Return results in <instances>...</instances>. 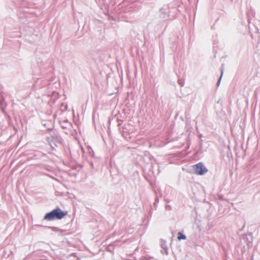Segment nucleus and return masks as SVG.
Listing matches in <instances>:
<instances>
[{"mask_svg": "<svg viewBox=\"0 0 260 260\" xmlns=\"http://www.w3.org/2000/svg\"><path fill=\"white\" fill-rule=\"evenodd\" d=\"M67 214V212L62 211L59 207H57L51 212L47 213L44 220L52 221L54 219H61Z\"/></svg>", "mask_w": 260, "mask_h": 260, "instance_id": "f257e3e1", "label": "nucleus"}, {"mask_svg": "<svg viewBox=\"0 0 260 260\" xmlns=\"http://www.w3.org/2000/svg\"><path fill=\"white\" fill-rule=\"evenodd\" d=\"M193 168L195 173L199 175H203L208 172L206 167L201 162L193 165Z\"/></svg>", "mask_w": 260, "mask_h": 260, "instance_id": "f03ea898", "label": "nucleus"}, {"mask_svg": "<svg viewBox=\"0 0 260 260\" xmlns=\"http://www.w3.org/2000/svg\"><path fill=\"white\" fill-rule=\"evenodd\" d=\"M48 142L50 143L51 148L54 149V148L52 145V142L54 144L55 146H57L56 143H61V138L58 135L52 133L50 134V137H48L47 139Z\"/></svg>", "mask_w": 260, "mask_h": 260, "instance_id": "7ed1b4c3", "label": "nucleus"}, {"mask_svg": "<svg viewBox=\"0 0 260 260\" xmlns=\"http://www.w3.org/2000/svg\"><path fill=\"white\" fill-rule=\"evenodd\" d=\"M169 11L167 6L161 8L159 10L160 17L162 18H167L169 17Z\"/></svg>", "mask_w": 260, "mask_h": 260, "instance_id": "20e7f679", "label": "nucleus"}, {"mask_svg": "<svg viewBox=\"0 0 260 260\" xmlns=\"http://www.w3.org/2000/svg\"><path fill=\"white\" fill-rule=\"evenodd\" d=\"M223 66L224 65L223 64H222L221 66V75H220V77L219 78V79H218V80L217 81V86H218L220 84V81H221V77L222 76V74H223Z\"/></svg>", "mask_w": 260, "mask_h": 260, "instance_id": "39448f33", "label": "nucleus"}, {"mask_svg": "<svg viewBox=\"0 0 260 260\" xmlns=\"http://www.w3.org/2000/svg\"><path fill=\"white\" fill-rule=\"evenodd\" d=\"M177 238L179 240H185L186 239V237L185 236V235L182 234L181 232H179L178 234Z\"/></svg>", "mask_w": 260, "mask_h": 260, "instance_id": "423d86ee", "label": "nucleus"}, {"mask_svg": "<svg viewBox=\"0 0 260 260\" xmlns=\"http://www.w3.org/2000/svg\"><path fill=\"white\" fill-rule=\"evenodd\" d=\"M161 248L162 249V253L167 255L168 254V249L166 245H162Z\"/></svg>", "mask_w": 260, "mask_h": 260, "instance_id": "0eeeda50", "label": "nucleus"}, {"mask_svg": "<svg viewBox=\"0 0 260 260\" xmlns=\"http://www.w3.org/2000/svg\"><path fill=\"white\" fill-rule=\"evenodd\" d=\"M178 83L181 86H183L184 85V81L182 79H178Z\"/></svg>", "mask_w": 260, "mask_h": 260, "instance_id": "6e6552de", "label": "nucleus"}, {"mask_svg": "<svg viewBox=\"0 0 260 260\" xmlns=\"http://www.w3.org/2000/svg\"><path fill=\"white\" fill-rule=\"evenodd\" d=\"M158 202H159L158 197H156L155 200V202H154V204H153L154 206L155 207L156 205V204L157 203H158Z\"/></svg>", "mask_w": 260, "mask_h": 260, "instance_id": "1a4fd4ad", "label": "nucleus"}, {"mask_svg": "<svg viewBox=\"0 0 260 260\" xmlns=\"http://www.w3.org/2000/svg\"><path fill=\"white\" fill-rule=\"evenodd\" d=\"M107 250L108 251H113V247L111 245H109L108 247H107Z\"/></svg>", "mask_w": 260, "mask_h": 260, "instance_id": "9d476101", "label": "nucleus"}, {"mask_svg": "<svg viewBox=\"0 0 260 260\" xmlns=\"http://www.w3.org/2000/svg\"><path fill=\"white\" fill-rule=\"evenodd\" d=\"M166 208L167 210H170L171 209V206L170 205H167L166 206Z\"/></svg>", "mask_w": 260, "mask_h": 260, "instance_id": "9b49d317", "label": "nucleus"}]
</instances>
